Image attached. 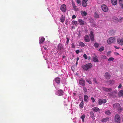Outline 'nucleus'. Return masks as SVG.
<instances>
[{"mask_svg": "<svg viewBox=\"0 0 123 123\" xmlns=\"http://www.w3.org/2000/svg\"><path fill=\"white\" fill-rule=\"evenodd\" d=\"M92 65L90 63L85 65H83L82 66V68L84 70L87 71L90 68H92Z\"/></svg>", "mask_w": 123, "mask_h": 123, "instance_id": "nucleus-1", "label": "nucleus"}, {"mask_svg": "<svg viewBox=\"0 0 123 123\" xmlns=\"http://www.w3.org/2000/svg\"><path fill=\"white\" fill-rule=\"evenodd\" d=\"M115 39L114 37H111L108 39L107 42L108 44H110L115 42Z\"/></svg>", "mask_w": 123, "mask_h": 123, "instance_id": "nucleus-2", "label": "nucleus"}, {"mask_svg": "<svg viewBox=\"0 0 123 123\" xmlns=\"http://www.w3.org/2000/svg\"><path fill=\"white\" fill-rule=\"evenodd\" d=\"M113 107L118 110H121V109L120 105L118 103H116L113 105Z\"/></svg>", "mask_w": 123, "mask_h": 123, "instance_id": "nucleus-3", "label": "nucleus"}, {"mask_svg": "<svg viewBox=\"0 0 123 123\" xmlns=\"http://www.w3.org/2000/svg\"><path fill=\"white\" fill-rule=\"evenodd\" d=\"M117 90H115L108 93L109 95L111 97H115V94H117Z\"/></svg>", "mask_w": 123, "mask_h": 123, "instance_id": "nucleus-4", "label": "nucleus"}, {"mask_svg": "<svg viewBox=\"0 0 123 123\" xmlns=\"http://www.w3.org/2000/svg\"><path fill=\"white\" fill-rule=\"evenodd\" d=\"M115 119L116 123H120V117L119 116L118 114H116L115 116Z\"/></svg>", "mask_w": 123, "mask_h": 123, "instance_id": "nucleus-5", "label": "nucleus"}, {"mask_svg": "<svg viewBox=\"0 0 123 123\" xmlns=\"http://www.w3.org/2000/svg\"><path fill=\"white\" fill-rule=\"evenodd\" d=\"M101 7L102 10L105 12H106L108 10V9L107 7L105 5H102Z\"/></svg>", "mask_w": 123, "mask_h": 123, "instance_id": "nucleus-6", "label": "nucleus"}, {"mask_svg": "<svg viewBox=\"0 0 123 123\" xmlns=\"http://www.w3.org/2000/svg\"><path fill=\"white\" fill-rule=\"evenodd\" d=\"M60 9L62 12H65L66 11V5L64 4H63L61 6Z\"/></svg>", "mask_w": 123, "mask_h": 123, "instance_id": "nucleus-7", "label": "nucleus"}, {"mask_svg": "<svg viewBox=\"0 0 123 123\" xmlns=\"http://www.w3.org/2000/svg\"><path fill=\"white\" fill-rule=\"evenodd\" d=\"M117 42L118 43L121 45L123 44V38H118L117 39Z\"/></svg>", "mask_w": 123, "mask_h": 123, "instance_id": "nucleus-8", "label": "nucleus"}, {"mask_svg": "<svg viewBox=\"0 0 123 123\" xmlns=\"http://www.w3.org/2000/svg\"><path fill=\"white\" fill-rule=\"evenodd\" d=\"M105 77L106 79H109L110 78L111 75L109 73L106 72L105 74Z\"/></svg>", "mask_w": 123, "mask_h": 123, "instance_id": "nucleus-9", "label": "nucleus"}, {"mask_svg": "<svg viewBox=\"0 0 123 123\" xmlns=\"http://www.w3.org/2000/svg\"><path fill=\"white\" fill-rule=\"evenodd\" d=\"M79 83L82 86H84L85 85V81L81 79L79 81Z\"/></svg>", "mask_w": 123, "mask_h": 123, "instance_id": "nucleus-10", "label": "nucleus"}, {"mask_svg": "<svg viewBox=\"0 0 123 123\" xmlns=\"http://www.w3.org/2000/svg\"><path fill=\"white\" fill-rule=\"evenodd\" d=\"M89 36L91 41H93L94 40V36L93 33L92 31H91Z\"/></svg>", "mask_w": 123, "mask_h": 123, "instance_id": "nucleus-11", "label": "nucleus"}, {"mask_svg": "<svg viewBox=\"0 0 123 123\" xmlns=\"http://www.w3.org/2000/svg\"><path fill=\"white\" fill-rule=\"evenodd\" d=\"M78 21L80 25H84L85 23V22L81 19H78Z\"/></svg>", "mask_w": 123, "mask_h": 123, "instance_id": "nucleus-12", "label": "nucleus"}, {"mask_svg": "<svg viewBox=\"0 0 123 123\" xmlns=\"http://www.w3.org/2000/svg\"><path fill=\"white\" fill-rule=\"evenodd\" d=\"M103 90L105 91L110 92L112 90V89L111 88H107L105 87L103 88Z\"/></svg>", "mask_w": 123, "mask_h": 123, "instance_id": "nucleus-13", "label": "nucleus"}, {"mask_svg": "<svg viewBox=\"0 0 123 123\" xmlns=\"http://www.w3.org/2000/svg\"><path fill=\"white\" fill-rule=\"evenodd\" d=\"M84 39L86 42H89L90 41L89 37L88 35H86L85 36Z\"/></svg>", "mask_w": 123, "mask_h": 123, "instance_id": "nucleus-14", "label": "nucleus"}, {"mask_svg": "<svg viewBox=\"0 0 123 123\" xmlns=\"http://www.w3.org/2000/svg\"><path fill=\"white\" fill-rule=\"evenodd\" d=\"M58 49V50H60L63 49V46L62 44L60 43L59 44Z\"/></svg>", "mask_w": 123, "mask_h": 123, "instance_id": "nucleus-15", "label": "nucleus"}, {"mask_svg": "<svg viewBox=\"0 0 123 123\" xmlns=\"http://www.w3.org/2000/svg\"><path fill=\"white\" fill-rule=\"evenodd\" d=\"M112 4L114 5H116L117 3V0H111Z\"/></svg>", "mask_w": 123, "mask_h": 123, "instance_id": "nucleus-16", "label": "nucleus"}, {"mask_svg": "<svg viewBox=\"0 0 123 123\" xmlns=\"http://www.w3.org/2000/svg\"><path fill=\"white\" fill-rule=\"evenodd\" d=\"M109 118L106 117L105 118H103L101 120V121L103 122H106L109 121Z\"/></svg>", "mask_w": 123, "mask_h": 123, "instance_id": "nucleus-17", "label": "nucleus"}, {"mask_svg": "<svg viewBox=\"0 0 123 123\" xmlns=\"http://www.w3.org/2000/svg\"><path fill=\"white\" fill-rule=\"evenodd\" d=\"M60 19L61 21V22L62 23H63L65 21V18L63 16V15H62Z\"/></svg>", "mask_w": 123, "mask_h": 123, "instance_id": "nucleus-18", "label": "nucleus"}, {"mask_svg": "<svg viewBox=\"0 0 123 123\" xmlns=\"http://www.w3.org/2000/svg\"><path fill=\"white\" fill-rule=\"evenodd\" d=\"M93 61L95 62H98V59L97 57L96 56L94 57L93 58Z\"/></svg>", "mask_w": 123, "mask_h": 123, "instance_id": "nucleus-19", "label": "nucleus"}, {"mask_svg": "<svg viewBox=\"0 0 123 123\" xmlns=\"http://www.w3.org/2000/svg\"><path fill=\"white\" fill-rule=\"evenodd\" d=\"M87 1L82 0V4L84 7H85L87 5Z\"/></svg>", "mask_w": 123, "mask_h": 123, "instance_id": "nucleus-20", "label": "nucleus"}, {"mask_svg": "<svg viewBox=\"0 0 123 123\" xmlns=\"http://www.w3.org/2000/svg\"><path fill=\"white\" fill-rule=\"evenodd\" d=\"M63 91L62 90H60L58 91V95H61L63 94Z\"/></svg>", "mask_w": 123, "mask_h": 123, "instance_id": "nucleus-21", "label": "nucleus"}, {"mask_svg": "<svg viewBox=\"0 0 123 123\" xmlns=\"http://www.w3.org/2000/svg\"><path fill=\"white\" fill-rule=\"evenodd\" d=\"M55 80L57 83H60V79L59 78H55Z\"/></svg>", "mask_w": 123, "mask_h": 123, "instance_id": "nucleus-22", "label": "nucleus"}, {"mask_svg": "<svg viewBox=\"0 0 123 123\" xmlns=\"http://www.w3.org/2000/svg\"><path fill=\"white\" fill-rule=\"evenodd\" d=\"M45 38H41L40 40H39V43L40 44L43 42L45 40Z\"/></svg>", "mask_w": 123, "mask_h": 123, "instance_id": "nucleus-23", "label": "nucleus"}, {"mask_svg": "<svg viewBox=\"0 0 123 123\" xmlns=\"http://www.w3.org/2000/svg\"><path fill=\"white\" fill-rule=\"evenodd\" d=\"M118 95L119 97L122 96L123 95V91L122 90L120 91L119 92Z\"/></svg>", "mask_w": 123, "mask_h": 123, "instance_id": "nucleus-24", "label": "nucleus"}, {"mask_svg": "<svg viewBox=\"0 0 123 123\" xmlns=\"http://www.w3.org/2000/svg\"><path fill=\"white\" fill-rule=\"evenodd\" d=\"M88 96L86 95H85L84 97V99L85 101L87 102V99H88Z\"/></svg>", "mask_w": 123, "mask_h": 123, "instance_id": "nucleus-25", "label": "nucleus"}, {"mask_svg": "<svg viewBox=\"0 0 123 123\" xmlns=\"http://www.w3.org/2000/svg\"><path fill=\"white\" fill-rule=\"evenodd\" d=\"M92 110L93 111L97 112L99 110V109L98 108L94 107L92 108Z\"/></svg>", "mask_w": 123, "mask_h": 123, "instance_id": "nucleus-26", "label": "nucleus"}, {"mask_svg": "<svg viewBox=\"0 0 123 123\" xmlns=\"http://www.w3.org/2000/svg\"><path fill=\"white\" fill-rule=\"evenodd\" d=\"M79 45L82 47H84L85 46V45L84 43L83 42H80L79 43Z\"/></svg>", "mask_w": 123, "mask_h": 123, "instance_id": "nucleus-27", "label": "nucleus"}, {"mask_svg": "<svg viewBox=\"0 0 123 123\" xmlns=\"http://www.w3.org/2000/svg\"><path fill=\"white\" fill-rule=\"evenodd\" d=\"M73 6V7L74 9L75 10V11H77L78 10V8L76 7V6H75V4L74 3L72 4Z\"/></svg>", "mask_w": 123, "mask_h": 123, "instance_id": "nucleus-28", "label": "nucleus"}, {"mask_svg": "<svg viewBox=\"0 0 123 123\" xmlns=\"http://www.w3.org/2000/svg\"><path fill=\"white\" fill-rule=\"evenodd\" d=\"M105 113L106 114L109 115L111 114V112L108 110H106L105 111Z\"/></svg>", "mask_w": 123, "mask_h": 123, "instance_id": "nucleus-29", "label": "nucleus"}, {"mask_svg": "<svg viewBox=\"0 0 123 123\" xmlns=\"http://www.w3.org/2000/svg\"><path fill=\"white\" fill-rule=\"evenodd\" d=\"M72 24L73 25H77V21L74 20L72 22Z\"/></svg>", "mask_w": 123, "mask_h": 123, "instance_id": "nucleus-30", "label": "nucleus"}, {"mask_svg": "<svg viewBox=\"0 0 123 123\" xmlns=\"http://www.w3.org/2000/svg\"><path fill=\"white\" fill-rule=\"evenodd\" d=\"M94 17L95 18H97L99 17V15L96 12H95L94 14Z\"/></svg>", "mask_w": 123, "mask_h": 123, "instance_id": "nucleus-31", "label": "nucleus"}, {"mask_svg": "<svg viewBox=\"0 0 123 123\" xmlns=\"http://www.w3.org/2000/svg\"><path fill=\"white\" fill-rule=\"evenodd\" d=\"M83 102V101L81 102L79 106L81 108H83V106L84 105Z\"/></svg>", "mask_w": 123, "mask_h": 123, "instance_id": "nucleus-32", "label": "nucleus"}, {"mask_svg": "<svg viewBox=\"0 0 123 123\" xmlns=\"http://www.w3.org/2000/svg\"><path fill=\"white\" fill-rule=\"evenodd\" d=\"M114 60V58L112 57L109 58L108 59V61H113Z\"/></svg>", "mask_w": 123, "mask_h": 123, "instance_id": "nucleus-33", "label": "nucleus"}, {"mask_svg": "<svg viewBox=\"0 0 123 123\" xmlns=\"http://www.w3.org/2000/svg\"><path fill=\"white\" fill-rule=\"evenodd\" d=\"M83 90L84 91V92L85 94H86L87 92V89L86 88L84 87H83Z\"/></svg>", "mask_w": 123, "mask_h": 123, "instance_id": "nucleus-34", "label": "nucleus"}, {"mask_svg": "<svg viewBox=\"0 0 123 123\" xmlns=\"http://www.w3.org/2000/svg\"><path fill=\"white\" fill-rule=\"evenodd\" d=\"M98 102L99 105H101L102 104V100L99 99L98 101Z\"/></svg>", "mask_w": 123, "mask_h": 123, "instance_id": "nucleus-35", "label": "nucleus"}, {"mask_svg": "<svg viewBox=\"0 0 123 123\" xmlns=\"http://www.w3.org/2000/svg\"><path fill=\"white\" fill-rule=\"evenodd\" d=\"M104 49V47H101V48L99 49L98 51L100 52H101L103 51Z\"/></svg>", "mask_w": 123, "mask_h": 123, "instance_id": "nucleus-36", "label": "nucleus"}, {"mask_svg": "<svg viewBox=\"0 0 123 123\" xmlns=\"http://www.w3.org/2000/svg\"><path fill=\"white\" fill-rule=\"evenodd\" d=\"M85 116L84 115H83L81 117V118L82 119V121L84 122V119L85 118Z\"/></svg>", "mask_w": 123, "mask_h": 123, "instance_id": "nucleus-37", "label": "nucleus"}, {"mask_svg": "<svg viewBox=\"0 0 123 123\" xmlns=\"http://www.w3.org/2000/svg\"><path fill=\"white\" fill-rule=\"evenodd\" d=\"M86 80L89 84H92V82L90 80H88L87 79H86Z\"/></svg>", "mask_w": 123, "mask_h": 123, "instance_id": "nucleus-38", "label": "nucleus"}, {"mask_svg": "<svg viewBox=\"0 0 123 123\" xmlns=\"http://www.w3.org/2000/svg\"><path fill=\"white\" fill-rule=\"evenodd\" d=\"M94 46L96 48H97L99 46L98 44L97 43H95L94 44Z\"/></svg>", "mask_w": 123, "mask_h": 123, "instance_id": "nucleus-39", "label": "nucleus"}, {"mask_svg": "<svg viewBox=\"0 0 123 123\" xmlns=\"http://www.w3.org/2000/svg\"><path fill=\"white\" fill-rule=\"evenodd\" d=\"M67 40L66 42V44H67L68 43L69 41V39L68 37H67Z\"/></svg>", "mask_w": 123, "mask_h": 123, "instance_id": "nucleus-40", "label": "nucleus"}, {"mask_svg": "<svg viewBox=\"0 0 123 123\" xmlns=\"http://www.w3.org/2000/svg\"><path fill=\"white\" fill-rule=\"evenodd\" d=\"M101 58L102 59H105L107 58L106 56L105 55H102Z\"/></svg>", "mask_w": 123, "mask_h": 123, "instance_id": "nucleus-41", "label": "nucleus"}, {"mask_svg": "<svg viewBox=\"0 0 123 123\" xmlns=\"http://www.w3.org/2000/svg\"><path fill=\"white\" fill-rule=\"evenodd\" d=\"M83 56L85 59H87V56L86 54H84L83 55Z\"/></svg>", "mask_w": 123, "mask_h": 123, "instance_id": "nucleus-42", "label": "nucleus"}, {"mask_svg": "<svg viewBox=\"0 0 123 123\" xmlns=\"http://www.w3.org/2000/svg\"><path fill=\"white\" fill-rule=\"evenodd\" d=\"M102 104L105 103L106 102V100L105 99H102Z\"/></svg>", "mask_w": 123, "mask_h": 123, "instance_id": "nucleus-43", "label": "nucleus"}, {"mask_svg": "<svg viewBox=\"0 0 123 123\" xmlns=\"http://www.w3.org/2000/svg\"><path fill=\"white\" fill-rule=\"evenodd\" d=\"M123 18L120 17L118 20V21L120 22H121Z\"/></svg>", "mask_w": 123, "mask_h": 123, "instance_id": "nucleus-44", "label": "nucleus"}, {"mask_svg": "<svg viewBox=\"0 0 123 123\" xmlns=\"http://www.w3.org/2000/svg\"><path fill=\"white\" fill-rule=\"evenodd\" d=\"M83 14L85 16H86L87 14L86 12L84 11L83 12Z\"/></svg>", "mask_w": 123, "mask_h": 123, "instance_id": "nucleus-45", "label": "nucleus"}, {"mask_svg": "<svg viewBox=\"0 0 123 123\" xmlns=\"http://www.w3.org/2000/svg\"><path fill=\"white\" fill-rule=\"evenodd\" d=\"M75 51L76 53L77 54H78L80 52L79 50L78 49L76 50Z\"/></svg>", "mask_w": 123, "mask_h": 123, "instance_id": "nucleus-46", "label": "nucleus"}, {"mask_svg": "<svg viewBox=\"0 0 123 123\" xmlns=\"http://www.w3.org/2000/svg\"><path fill=\"white\" fill-rule=\"evenodd\" d=\"M91 99L93 102H94L95 99L93 98L92 97L91 98Z\"/></svg>", "mask_w": 123, "mask_h": 123, "instance_id": "nucleus-47", "label": "nucleus"}, {"mask_svg": "<svg viewBox=\"0 0 123 123\" xmlns=\"http://www.w3.org/2000/svg\"><path fill=\"white\" fill-rule=\"evenodd\" d=\"M123 0H119V2L120 4H121Z\"/></svg>", "mask_w": 123, "mask_h": 123, "instance_id": "nucleus-48", "label": "nucleus"}, {"mask_svg": "<svg viewBox=\"0 0 123 123\" xmlns=\"http://www.w3.org/2000/svg\"><path fill=\"white\" fill-rule=\"evenodd\" d=\"M93 80L94 82L95 83H97L96 81V80L95 79V78Z\"/></svg>", "mask_w": 123, "mask_h": 123, "instance_id": "nucleus-49", "label": "nucleus"}, {"mask_svg": "<svg viewBox=\"0 0 123 123\" xmlns=\"http://www.w3.org/2000/svg\"><path fill=\"white\" fill-rule=\"evenodd\" d=\"M77 3L78 4H79L80 2V0H77Z\"/></svg>", "mask_w": 123, "mask_h": 123, "instance_id": "nucleus-50", "label": "nucleus"}, {"mask_svg": "<svg viewBox=\"0 0 123 123\" xmlns=\"http://www.w3.org/2000/svg\"><path fill=\"white\" fill-rule=\"evenodd\" d=\"M76 18V16L75 15H73L72 16V18L73 19H74Z\"/></svg>", "mask_w": 123, "mask_h": 123, "instance_id": "nucleus-51", "label": "nucleus"}, {"mask_svg": "<svg viewBox=\"0 0 123 123\" xmlns=\"http://www.w3.org/2000/svg\"><path fill=\"white\" fill-rule=\"evenodd\" d=\"M114 54L115 55H119V54L118 53L116 52Z\"/></svg>", "mask_w": 123, "mask_h": 123, "instance_id": "nucleus-52", "label": "nucleus"}, {"mask_svg": "<svg viewBox=\"0 0 123 123\" xmlns=\"http://www.w3.org/2000/svg\"><path fill=\"white\" fill-rule=\"evenodd\" d=\"M114 47L115 48L117 49H119V48L118 47H117L116 46H114Z\"/></svg>", "mask_w": 123, "mask_h": 123, "instance_id": "nucleus-53", "label": "nucleus"}, {"mask_svg": "<svg viewBox=\"0 0 123 123\" xmlns=\"http://www.w3.org/2000/svg\"><path fill=\"white\" fill-rule=\"evenodd\" d=\"M122 87V85L121 84H120L118 86V88H121Z\"/></svg>", "mask_w": 123, "mask_h": 123, "instance_id": "nucleus-54", "label": "nucleus"}, {"mask_svg": "<svg viewBox=\"0 0 123 123\" xmlns=\"http://www.w3.org/2000/svg\"><path fill=\"white\" fill-rule=\"evenodd\" d=\"M121 7L123 9V4L121 5Z\"/></svg>", "mask_w": 123, "mask_h": 123, "instance_id": "nucleus-55", "label": "nucleus"}, {"mask_svg": "<svg viewBox=\"0 0 123 123\" xmlns=\"http://www.w3.org/2000/svg\"><path fill=\"white\" fill-rule=\"evenodd\" d=\"M79 57H77V61H78V60H79Z\"/></svg>", "mask_w": 123, "mask_h": 123, "instance_id": "nucleus-56", "label": "nucleus"}, {"mask_svg": "<svg viewBox=\"0 0 123 123\" xmlns=\"http://www.w3.org/2000/svg\"><path fill=\"white\" fill-rule=\"evenodd\" d=\"M88 0H82L87 1Z\"/></svg>", "mask_w": 123, "mask_h": 123, "instance_id": "nucleus-57", "label": "nucleus"}, {"mask_svg": "<svg viewBox=\"0 0 123 123\" xmlns=\"http://www.w3.org/2000/svg\"><path fill=\"white\" fill-rule=\"evenodd\" d=\"M65 57V56H63V58H64Z\"/></svg>", "mask_w": 123, "mask_h": 123, "instance_id": "nucleus-58", "label": "nucleus"}, {"mask_svg": "<svg viewBox=\"0 0 123 123\" xmlns=\"http://www.w3.org/2000/svg\"><path fill=\"white\" fill-rule=\"evenodd\" d=\"M44 49L45 50H46V48H44Z\"/></svg>", "mask_w": 123, "mask_h": 123, "instance_id": "nucleus-59", "label": "nucleus"}, {"mask_svg": "<svg viewBox=\"0 0 123 123\" xmlns=\"http://www.w3.org/2000/svg\"><path fill=\"white\" fill-rule=\"evenodd\" d=\"M78 62H76V65H77V64H78Z\"/></svg>", "mask_w": 123, "mask_h": 123, "instance_id": "nucleus-60", "label": "nucleus"}, {"mask_svg": "<svg viewBox=\"0 0 123 123\" xmlns=\"http://www.w3.org/2000/svg\"><path fill=\"white\" fill-rule=\"evenodd\" d=\"M116 18V19H117V18H116H116Z\"/></svg>", "mask_w": 123, "mask_h": 123, "instance_id": "nucleus-61", "label": "nucleus"}, {"mask_svg": "<svg viewBox=\"0 0 123 123\" xmlns=\"http://www.w3.org/2000/svg\"><path fill=\"white\" fill-rule=\"evenodd\" d=\"M89 59H90V57H89Z\"/></svg>", "mask_w": 123, "mask_h": 123, "instance_id": "nucleus-62", "label": "nucleus"}, {"mask_svg": "<svg viewBox=\"0 0 123 123\" xmlns=\"http://www.w3.org/2000/svg\"><path fill=\"white\" fill-rule=\"evenodd\" d=\"M122 50H123V49H122Z\"/></svg>", "mask_w": 123, "mask_h": 123, "instance_id": "nucleus-63", "label": "nucleus"}]
</instances>
